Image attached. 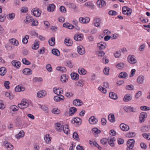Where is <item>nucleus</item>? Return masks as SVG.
<instances>
[{
    "instance_id": "c03bdc74",
    "label": "nucleus",
    "mask_w": 150,
    "mask_h": 150,
    "mask_svg": "<svg viewBox=\"0 0 150 150\" xmlns=\"http://www.w3.org/2000/svg\"><path fill=\"white\" fill-rule=\"evenodd\" d=\"M78 72L81 75H85L86 74V71L83 68L79 69H78Z\"/></svg>"
},
{
    "instance_id": "13d9d810",
    "label": "nucleus",
    "mask_w": 150,
    "mask_h": 150,
    "mask_svg": "<svg viewBox=\"0 0 150 150\" xmlns=\"http://www.w3.org/2000/svg\"><path fill=\"white\" fill-rule=\"evenodd\" d=\"M5 96L7 97H9V98L10 99H12L13 98V96L12 95H11L10 93L6 92L5 93Z\"/></svg>"
},
{
    "instance_id": "6ab92c4d",
    "label": "nucleus",
    "mask_w": 150,
    "mask_h": 150,
    "mask_svg": "<svg viewBox=\"0 0 150 150\" xmlns=\"http://www.w3.org/2000/svg\"><path fill=\"white\" fill-rule=\"evenodd\" d=\"M56 129L57 130L58 132H61L62 130L63 126L61 124L57 123L55 124Z\"/></svg>"
},
{
    "instance_id": "9d476101",
    "label": "nucleus",
    "mask_w": 150,
    "mask_h": 150,
    "mask_svg": "<svg viewBox=\"0 0 150 150\" xmlns=\"http://www.w3.org/2000/svg\"><path fill=\"white\" fill-rule=\"evenodd\" d=\"M54 93L56 94L59 95L63 93V91L61 88H54L53 89Z\"/></svg>"
},
{
    "instance_id": "aec40b11",
    "label": "nucleus",
    "mask_w": 150,
    "mask_h": 150,
    "mask_svg": "<svg viewBox=\"0 0 150 150\" xmlns=\"http://www.w3.org/2000/svg\"><path fill=\"white\" fill-rule=\"evenodd\" d=\"M101 21L100 18H95L93 20V23L95 26L96 27H98L100 25V23Z\"/></svg>"
},
{
    "instance_id": "0e129e2a",
    "label": "nucleus",
    "mask_w": 150,
    "mask_h": 150,
    "mask_svg": "<svg viewBox=\"0 0 150 150\" xmlns=\"http://www.w3.org/2000/svg\"><path fill=\"white\" fill-rule=\"evenodd\" d=\"M108 13L110 15L115 16L117 14V12L111 10L109 11Z\"/></svg>"
},
{
    "instance_id": "774afa93",
    "label": "nucleus",
    "mask_w": 150,
    "mask_h": 150,
    "mask_svg": "<svg viewBox=\"0 0 150 150\" xmlns=\"http://www.w3.org/2000/svg\"><path fill=\"white\" fill-rule=\"evenodd\" d=\"M107 141L106 138L102 139L100 140L101 143L103 145L107 143Z\"/></svg>"
},
{
    "instance_id": "9b49d317",
    "label": "nucleus",
    "mask_w": 150,
    "mask_h": 150,
    "mask_svg": "<svg viewBox=\"0 0 150 150\" xmlns=\"http://www.w3.org/2000/svg\"><path fill=\"white\" fill-rule=\"evenodd\" d=\"M73 103L75 106H79L82 105L83 103L81 100L79 99H76L73 101Z\"/></svg>"
},
{
    "instance_id": "37998d69",
    "label": "nucleus",
    "mask_w": 150,
    "mask_h": 150,
    "mask_svg": "<svg viewBox=\"0 0 150 150\" xmlns=\"http://www.w3.org/2000/svg\"><path fill=\"white\" fill-rule=\"evenodd\" d=\"M115 140V137H113V138L110 139V140L108 141V143L111 146L113 147L115 146V144L113 142Z\"/></svg>"
},
{
    "instance_id": "a18cd8bd",
    "label": "nucleus",
    "mask_w": 150,
    "mask_h": 150,
    "mask_svg": "<svg viewBox=\"0 0 150 150\" xmlns=\"http://www.w3.org/2000/svg\"><path fill=\"white\" fill-rule=\"evenodd\" d=\"M135 133L132 132H129L126 135V137H133L135 136Z\"/></svg>"
},
{
    "instance_id": "423d86ee",
    "label": "nucleus",
    "mask_w": 150,
    "mask_h": 150,
    "mask_svg": "<svg viewBox=\"0 0 150 150\" xmlns=\"http://www.w3.org/2000/svg\"><path fill=\"white\" fill-rule=\"evenodd\" d=\"M89 122L91 124H95L98 122V119L94 116H91L88 120Z\"/></svg>"
},
{
    "instance_id": "79ce46f5",
    "label": "nucleus",
    "mask_w": 150,
    "mask_h": 150,
    "mask_svg": "<svg viewBox=\"0 0 150 150\" xmlns=\"http://www.w3.org/2000/svg\"><path fill=\"white\" fill-rule=\"evenodd\" d=\"M48 42L49 44L51 46H53L55 44V38H52L50 40H49Z\"/></svg>"
},
{
    "instance_id": "f704fd0d",
    "label": "nucleus",
    "mask_w": 150,
    "mask_h": 150,
    "mask_svg": "<svg viewBox=\"0 0 150 150\" xmlns=\"http://www.w3.org/2000/svg\"><path fill=\"white\" fill-rule=\"evenodd\" d=\"M52 52L53 54L57 56H59L60 55L59 51L56 49H53L52 50Z\"/></svg>"
},
{
    "instance_id": "4468645a",
    "label": "nucleus",
    "mask_w": 150,
    "mask_h": 150,
    "mask_svg": "<svg viewBox=\"0 0 150 150\" xmlns=\"http://www.w3.org/2000/svg\"><path fill=\"white\" fill-rule=\"evenodd\" d=\"M64 99V96L62 95L55 96L54 98V99L56 102H59L60 101L63 100Z\"/></svg>"
},
{
    "instance_id": "3c124183",
    "label": "nucleus",
    "mask_w": 150,
    "mask_h": 150,
    "mask_svg": "<svg viewBox=\"0 0 150 150\" xmlns=\"http://www.w3.org/2000/svg\"><path fill=\"white\" fill-rule=\"evenodd\" d=\"M8 15V19L13 20L14 19L15 15L14 13H12L9 14Z\"/></svg>"
},
{
    "instance_id": "a211bd4d",
    "label": "nucleus",
    "mask_w": 150,
    "mask_h": 150,
    "mask_svg": "<svg viewBox=\"0 0 150 150\" xmlns=\"http://www.w3.org/2000/svg\"><path fill=\"white\" fill-rule=\"evenodd\" d=\"M106 44L104 42H100L97 44L98 47L100 50H103L105 48Z\"/></svg>"
},
{
    "instance_id": "e433bc0d",
    "label": "nucleus",
    "mask_w": 150,
    "mask_h": 150,
    "mask_svg": "<svg viewBox=\"0 0 150 150\" xmlns=\"http://www.w3.org/2000/svg\"><path fill=\"white\" fill-rule=\"evenodd\" d=\"M110 98L112 99L116 100L117 98V97L114 93L113 92H110L109 94Z\"/></svg>"
},
{
    "instance_id": "b1692460",
    "label": "nucleus",
    "mask_w": 150,
    "mask_h": 150,
    "mask_svg": "<svg viewBox=\"0 0 150 150\" xmlns=\"http://www.w3.org/2000/svg\"><path fill=\"white\" fill-rule=\"evenodd\" d=\"M128 76L127 73L125 72H122L120 73L118 77L120 78L126 79Z\"/></svg>"
},
{
    "instance_id": "1a4fd4ad",
    "label": "nucleus",
    "mask_w": 150,
    "mask_h": 150,
    "mask_svg": "<svg viewBox=\"0 0 150 150\" xmlns=\"http://www.w3.org/2000/svg\"><path fill=\"white\" fill-rule=\"evenodd\" d=\"M77 51L78 53L80 55H83L85 53V49L82 46H79L77 47Z\"/></svg>"
},
{
    "instance_id": "338daca9",
    "label": "nucleus",
    "mask_w": 150,
    "mask_h": 150,
    "mask_svg": "<svg viewBox=\"0 0 150 150\" xmlns=\"http://www.w3.org/2000/svg\"><path fill=\"white\" fill-rule=\"evenodd\" d=\"M9 83H10L9 81H6L4 83V86L7 89H9L10 88L9 86Z\"/></svg>"
},
{
    "instance_id": "6e6552de",
    "label": "nucleus",
    "mask_w": 150,
    "mask_h": 150,
    "mask_svg": "<svg viewBox=\"0 0 150 150\" xmlns=\"http://www.w3.org/2000/svg\"><path fill=\"white\" fill-rule=\"evenodd\" d=\"M120 127V129L123 131H127L129 129V126L124 123L121 124Z\"/></svg>"
},
{
    "instance_id": "864d4df0",
    "label": "nucleus",
    "mask_w": 150,
    "mask_h": 150,
    "mask_svg": "<svg viewBox=\"0 0 150 150\" xmlns=\"http://www.w3.org/2000/svg\"><path fill=\"white\" fill-rule=\"evenodd\" d=\"M96 54L98 55V56L102 57L105 54V53L103 51H100L96 52Z\"/></svg>"
},
{
    "instance_id": "a19ab883",
    "label": "nucleus",
    "mask_w": 150,
    "mask_h": 150,
    "mask_svg": "<svg viewBox=\"0 0 150 150\" xmlns=\"http://www.w3.org/2000/svg\"><path fill=\"white\" fill-rule=\"evenodd\" d=\"M62 130L66 134H67L69 130L68 128V125H65L63 126Z\"/></svg>"
},
{
    "instance_id": "09e8293b",
    "label": "nucleus",
    "mask_w": 150,
    "mask_h": 150,
    "mask_svg": "<svg viewBox=\"0 0 150 150\" xmlns=\"http://www.w3.org/2000/svg\"><path fill=\"white\" fill-rule=\"evenodd\" d=\"M83 82L84 81L82 80H80L79 81L75 83V85L77 86L82 87L83 86L82 83H83Z\"/></svg>"
},
{
    "instance_id": "6e6d98bb",
    "label": "nucleus",
    "mask_w": 150,
    "mask_h": 150,
    "mask_svg": "<svg viewBox=\"0 0 150 150\" xmlns=\"http://www.w3.org/2000/svg\"><path fill=\"white\" fill-rule=\"evenodd\" d=\"M22 62L23 64L27 65H29L30 64V63L25 58L23 59H22Z\"/></svg>"
},
{
    "instance_id": "f257e3e1",
    "label": "nucleus",
    "mask_w": 150,
    "mask_h": 150,
    "mask_svg": "<svg viewBox=\"0 0 150 150\" xmlns=\"http://www.w3.org/2000/svg\"><path fill=\"white\" fill-rule=\"evenodd\" d=\"M127 148L126 150H133L134 145L135 143V141L133 139H129L127 142Z\"/></svg>"
},
{
    "instance_id": "2f4dec72",
    "label": "nucleus",
    "mask_w": 150,
    "mask_h": 150,
    "mask_svg": "<svg viewBox=\"0 0 150 150\" xmlns=\"http://www.w3.org/2000/svg\"><path fill=\"white\" fill-rule=\"evenodd\" d=\"M109 120L112 122H115V118L113 114H110L108 116Z\"/></svg>"
},
{
    "instance_id": "8fccbe9b",
    "label": "nucleus",
    "mask_w": 150,
    "mask_h": 150,
    "mask_svg": "<svg viewBox=\"0 0 150 150\" xmlns=\"http://www.w3.org/2000/svg\"><path fill=\"white\" fill-rule=\"evenodd\" d=\"M56 69L57 70L60 71L62 72H66V69L64 67H57Z\"/></svg>"
},
{
    "instance_id": "2eb2a0df",
    "label": "nucleus",
    "mask_w": 150,
    "mask_h": 150,
    "mask_svg": "<svg viewBox=\"0 0 150 150\" xmlns=\"http://www.w3.org/2000/svg\"><path fill=\"white\" fill-rule=\"evenodd\" d=\"M46 94V92L45 90L41 91L38 92L37 96L38 98H42L45 96Z\"/></svg>"
},
{
    "instance_id": "e2e57ef3",
    "label": "nucleus",
    "mask_w": 150,
    "mask_h": 150,
    "mask_svg": "<svg viewBox=\"0 0 150 150\" xmlns=\"http://www.w3.org/2000/svg\"><path fill=\"white\" fill-rule=\"evenodd\" d=\"M32 21V17L30 16H28L26 17V20L25 22L29 23Z\"/></svg>"
},
{
    "instance_id": "a878e982",
    "label": "nucleus",
    "mask_w": 150,
    "mask_h": 150,
    "mask_svg": "<svg viewBox=\"0 0 150 150\" xmlns=\"http://www.w3.org/2000/svg\"><path fill=\"white\" fill-rule=\"evenodd\" d=\"M55 7L54 4H50L47 8V10L49 12H53L54 11Z\"/></svg>"
},
{
    "instance_id": "39448f33",
    "label": "nucleus",
    "mask_w": 150,
    "mask_h": 150,
    "mask_svg": "<svg viewBox=\"0 0 150 150\" xmlns=\"http://www.w3.org/2000/svg\"><path fill=\"white\" fill-rule=\"evenodd\" d=\"M147 114L145 112H142L140 115L139 119L141 122H143L144 121V119L147 117Z\"/></svg>"
},
{
    "instance_id": "c85d7f7f",
    "label": "nucleus",
    "mask_w": 150,
    "mask_h": 150,
    "mask_svg": "<svg viewBox=\"0 0 150 150\" xmlns=\"http://www.w3.org/2000/svg\"><path fill=\"white\" fill-rule=\"evenodd\" d=\"M144 80V76L142 75H140L137 79V82L139 84H141L143 83Z\"/></svg>"
},
{
    "instance_id": "dca6fc26",
    "label": "nucleus",
    "mask_w": 150,
    "mask_h": 150,
    "mask_svg": "<svg viewBox=\"0 0 150 150\" xmlns=\"http://www.w3.org/2000/svg\"><path fill=\"white\" fill-rule=\"evenodd\" d=\"M83 37V35L81 34H75L74 35V38L75 40L79 41L83 39L82 37Z\"/></svg>"
},
{
    "instance_id": "f03ea898",
    "label": "nucleus",
    "mask_w": 150,
    "mask_h": 150,
    "mask_svg": "<svg viewBox=\"0 0 150 150\" xmlns=\"http://www.w3.org/2000/svg\"><path fill=\"white\" fill-rule=\"evenodd\" d=\"M34 16L36 17H39L40 16L41 11L38 8H36L33 9L31 11Z\"/></svg>"
},
{
    "instance_id": "603ef678",
    "label": "nucleus",
    "mask_w": 150,
    "mask_h": 150,
    "mask_svg": "<svg viewBox=\"0 0 150 150\" xmlns=\"http://www.w3.org/2000/svg\"><path fill=\"white\" fill-rule=\"evenodd\" d=\"M109 68L108 67H105L104 69L103 72L105 74L108 75L109 74Z\"/></svg>"
},
{
    "instance_id": "cd10ccee",
    "label": "nucleus",
    "mask_w": 150,
    "mask_h": 150,
    "mask_svg": "<svg viewBox=\"0 0 150 150\" xmlns=\"http://www.w3.org/2000/svg\"><path fill=\"white\" fill-rule=\"evenodd\" d=\"M39 47V42L38 41L35 40V41L34 43L33 44L32 46V49L33 50H37Z\"/></svg>"
},
{
    "instance_id": "473e14b6",
    "label": "nucleus",
    "mask_w": 150,
    "mask_h": 150,
    "mask_svg": "<svg viewBox=\"0 0 150 150\" xmlns=\"http://www.w3.org/2000/svg\"><path fill=\"white\" fill-rule=\"evenodd\" d=\"M77 109L76 108L72 107L70 108L69 110V114L70 115H72L76 111Z\"/></svg>"
},
{
    "instance_id": "7ed1b4c3",
    "label": "nucleus",
    "mask_w": 150,
    "mask_h": 150,
    "mask_svg": "<svg viewBox=\"0 0 150 150\" xmlns=\"http://www.w3.org/2000/svg\"><path fill=\"white\" fill-rule=\"evenodd\" d=\"M124 109L126 112H135L136 111V109L130 106H125Z\"/></svg>"
},
{
    "instance_id": "de8ad7c7",
    "label": "nucleus",
    "mask_w": 150,
    "mask_h": 150,
    "mask_svg": "<svg viewBox=\"0 0 150 150\" xmlns=\"http://www.w3.org/2000/svg\"><path fill=\"white\" fill-rule=\"evenodd\" d=\"M10 42L14 44L15 45L17 46L18 45V41L15 39H11L10 40Z\"/></svg>"
},
{
    "instance_id": "c756f323",
    "label": "nucleus",
    "mask_w": 150,
    "mask_h": 150,
    "mask_svg": "<svg viewBox=\"0 0 150 150\" xmlns=\"http://www.w3.org/2000/svg\"><path fill=\"white\" fill-rule=\"evenodd\" d=\"M71 78L72 79L76 80H78L79 76V74L76 73H72L71 74Z\"/></svg>"
},
{
    "instance_id": "69168bd1",
    "label": "nucleus",
    "mask_w": 150,
    "mask_h": 150,
    "mask_svg": "<svg viewBox=\"0 0 150 150\" xmlns=\"http://www.w3.org/2000/svg\"><path fill=\"white\" fill-rule=\"evenodd\" d=\"M21 86L20 85H18L15 88V91L16 92H20L21 91Z\"/></svg>"
},
{
    "instance_id": "4d7b16f0",
    "label": "nucleus",
    "mask_w": 150,
    "mask_h": 150,
    "mask_svg": "<svg viewBox=\"0 0 150 150\" xmlns=\"http://www.w3.org/2000/svg\"><path fill=\"white\" fill-rule=\"evenodd\" d=\"M73 137L77 140H78L79 139V135L76 132H74L73 133Z\"/></svg>"
},
{
    "instance_id": "680f3d73",
    "label": "nucleus",
    "mask_w": 150,
    "mask_h": 150,
    "mask_svg": "<svg viewBox=\"0 0 150 150\" xmlns=\"http://www.w3.org/2000/svg\"><path fill=\"white\" fill-rule=\"evenodd\" d=\"M121 54L120 53V52L119 51V52H116L114 53V55L115 57L116 58H117L121 56Z\"/></svg>"
},
{
    "instance_id": "412c9836",
    "label": "nucleus",
    "mask_w": 150,
    "mask_h": 150,
    "mask_svg": "<svg viewBox=\"0 0 150 150\" xmlns=\"http://www.w3.org/2000/svg\"><path fill=\"white\" fill-rule=\"evenodd\" d=\"M79 21L80 22L82 23H87L89 22L90 19L88 17H86V18L80 17L79 18Z\"/></svg>"
},
{
    "instance_id": "f8f14e48",
    "label": "nucleus",
    "mask_w": 150,
    "mask_h": 150,
    "mask_svg": "<svg viewBox=\"0 0 150 150\" xmlns=\"http://www.w3.org/2000/svg\"><path fill=\"white\" fill-rule=\"evenodd\" d=\"M97 4L100 8H102L105 6L106 3L104 1L98 0L97 2Z\"/></svg>"
},
{
    "instance_id": "ea45409f",
    "label": "nucleus",
    "mask_w": 150,
    "mask_h": 150,
    "mask_svg": "<svg viewBox=\"0 0 150 150\" xmlns=\"http://www.w3.org/2000/svg\"><path fill=\"white\" fill-rule=\"evenodd\" d=\"M116 66L118 69H122L124 67L125 64L123 62L117 63Z\"/></svg>"
},
{
    "instance_id": "052dcab7",
    "label": "nucleus",
    "mask_w": 150,
    "mask_h": 150,
    "mask_svg": "<svg viewBox=\"0 0 150 150\" xmlns=\"http://www.w3.org/2000/svg\"><path fill=\"white\" fill-rule=\"evenodd\" d=\"M52 112L56 114H58L59 113V110L58 109L55 108L52 110Z\"/></svg>"
},
{
    "instance_id": "0eeeda50",
    "label": "nucleus",
    "mask_w": 150,
    "mask_h": 150,
    "mask_svg": "<svg viewBox=\"0 0 150 150\" xmlns=\"http://www.w3.org/2000/svg\"><path fill=\"white\" fill-rule=\"evenodd\" d=\"M127 59L129 62L131 64H134L136 62V59L134 58L133 55H129L128 56Z\"/></svg>"
},
{
    "instance_id": "c9c22d12",
    "label": "nucleus",
    "mask_w": 150,
    "mask_h": 150,
    "mask_svg": "<svg viewBox=\"0 0 150 150\" xmlns=\"http://www.w3.org/2000/svg\"><path fill=\"white\" fill-rule=\"evenodd\" d=\"M68 76L66 74H63L61 77V81L62 82H65L67 81Z\"/></svg>"
},
{
    "instance_id": "49530a36",
    "label": "nucleus",
    "mask_w": 150,
    "mask_h": 150,
    "mask_svg": "<svg viewBox=\"0 0 150 150\" xmlns=\"http://www.w3.org/2000/svg\"><path fill=\"white\" fill-rule=\"evenodd\" d=\"M29 38V36L25 35L23 39L22 42L23 44H26L28 42V39Z\"/></svg>"
},
{
    "instance_id": "4c0bfd02",
    "label": "nucleus",
    "mask_w": 150,
    "mask_h": 150,
    "mask_svg": "<svg viewBox=\"0 0 150 150\" xmlns=\"http://www.w3.org/2000/svg\"><path fill=\"white\" fill-rule=\"evenodd\" d=\"M6 72V68L4 67H2L0 68V75L4 76Z\"/></svg>"
},
{
    "instance_id": "bf43d9fd",
    "label": "nucleus",
    "mask_w": 150,
    "mask_h": 150,
    "mask_svg": "<svg viewBox=\"0 0 150 150\" xmlns=\"http://www.w3.org/2000/svg\"><path fill=\"white\" fill-rule=\"evenodd\" d=\"M46 69L49 72H51L52 71V68L50 64H48L46 66Z\"/></svg>"
},
{
    "instance_id": "4be33fe9",
    "label": "nucleus",
    "mask_w": 150,
    "mask_h": 150,
    "mask_svg": "<svg viewBox=\"0 0 150 150\" xmlns=\"http://www.w3.org/2000/svg\"><path fill=\"white\" fill-rule=\"evenodd\" d=\"M64 42L66 45L67 46H71L73 44V42L72 40L67 38H65Z\"/></svg>"
},
{
    "instance_id": "20e7f679",
    "label": "nucleus",
    "mask_w": 150,
    "mask_h": 150,
    "mask_svg": "<svg viewBox=\"0 0 150 150\" xmlns=\"http://www.w3.org/2000/svg\"><path fill=\"white\" fill-rule=\"evenodd\" d=\"M28 103L25 101H22L21 103L18 104V107L22 109L28 107Z\"/></svg>"
},
{
    "instance_id": "5701e85b",
    "label": "nucleus",
    "mask_w": 150,
    "mask_h": 150,
    "mask_svg": "<svg viewBox=\"0 0 150 150\" xmlns=\"http://www.w3.org/2000/svg\"><path fill=\"white\" fill-rule=\"evenodd\" d=\"M11 64L13 66L17 68H19L21 65V63L19 61L16 60L12 61Z\"/></svg>"
},
{
    "instance_id": "f3484780",
    "label": "nucleus",
    "mask_w": 150,
    "mask_h": 150,
    "mask_svg": "<svg viewBox=\"0 0 150 150\" xmlns=\"http://www.w3.org/2000/svg\"><path fill=\"white\" fill-rule=\"evenodd\" d=\"M132 97L129 94H126L123 99V101L125 102H128L131 100Z\"/></svg>"
},
{
    "instance_id": "5fc2aeb1",
    "label": "nucleus",
    "mask_w": 150,
    "mask_h": 150,
    "mask_svg": "<svg viewBox=\"0 0 150 150\" xmlns=\"http://www.w3.org/2000/svg\"><path fill=\"white\" fill-rule=\"evenodd\" d=\"M92 130L93 132L96 134H98L100 132V130L97 128H93L92 129Z\"/></svg>"
},
{
    "instance_id": "ddd939ff",
    "label": "nucleus",
    "mask_w": 150,
    "mask_h": 150,
    "mask_svg": "<svg viewBox=\"0 0 150 150\" xmlns=\"http://www.w3.org/2000/svg\"><path fill=\"white\" fill-rule=\"evenodd\" d=\"M4 143L5 147L8 150H11L13 149V146L10 143H8L7 141H4Z\"/></svg>"
},
{
    "instance_id": "7c9ffc66",
    "label": "nucleus",
    "mask_w": 150,
    "mask_h": 150,
    "mask_svg": "<svg viewBox=\"0 0 150 150\" xmlns=\"http://www.w3.org/2000/svg\"><path fill=\"white\" fill-rule=\"evenodd\" d=\"M81 119L79 117H76L74 118V119L72 120L71 121V122L72 124H74L75 123H76L79 124V125L81 124V122H80V121Z\"/></svg>"
},
{
    "instance_id": "58836bf2",
    "label": "nucleus",
    "mask_w": 150,
    "mask_h": 150,
    "mask_svg": "<svg viewBox=\"0 0 150 150\" xmlns=\"http://www.w3.org/2000/svg\"><path fill=\"white\" fill-rule=\"evenodd\" d=\"M10 111L14 112L18 110V108L15 105H13L10 107Z\"/></svg>"
},
{
    "instance_id": "72a5a7b5",
    "label": "nucleus",
    "mask_w": 150,
    "mask_h": 150,
    "mask_svg": "<svg viewBox=\"0 0 150 150\" xmlns=\"http://www.w3.org/2000/svg\"><path fill=\"white\" fill-rule=\"evenodd\" d=\"M44 139L47 143H50L51 139V137L49 134H47L44 137Z\"/></svg>"
},
{
    "instance_id": "393cba45",
    "label": "nucleus",
    "mask_w": 150,
    "mask_h": 150,
    "mask_svg": "<svg viewBox=\"0 0 150 150\" xmlns=\"http://www.w3.org/2000/svg\"><path fill=\"white\" fill-rule=\"evenodd\" d=\"M25 134V133L24 131L22 130L19 132V133L16 135V137L18 139H19L23 137Z\"/></svg>"
},
{
    "instance_id": "bb28decb",
    "label": "nucleus",
    "mask_w": 150,
    "mask_h": 150,
    "mask_svg": "<svg viewBox=\"0 0 150 150\" xmlns=\"http://www.w3.org/2000/svg\"><path fill=\"white\" fill-rule=\"evenodd\" d=\"M23 73L25 75L31 74L32 71L29 68H25L23 70Z\"/></svg>"
}]
</instances>
